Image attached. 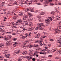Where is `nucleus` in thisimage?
Returning <instances> with one entry per match:
<instances>
[{
    "label": "nucleus",
    "instance_id": "obj_42",
    "mask_svg": "<svg viewBox=\"0 0 61 61\" xmlns=\"http://www.w3.org/2000/svg\"><path fill=\"white\" fill-rule=\"evenodd\" d=\"M49 41H54V40L50 39L49 40Z\"/></svg>",
    "mask_w": 61,
    "mask_h": 61
},
{
    "label": "nucleus",
    "instance_id": "obj_11",
    "mask_svg": "<svg viewBox=\"0 0 61 61\" xmlns=\"http://www.w3.org/2000/svg\"><path fill=\"white\" fill-rule=\"evenodd\" d=\"M5 28V26L4 25H2L0 27V28L1 30L4 29Z\"/></svg>",
    "mask_w": 61,
    "mask_h": 61
},
{
    "label": "nucleus",
    "instance_id": "obj_15",
    "mask_svg": "<svg viewBox=\"0 0 61 61\" xmlns=\"http://www.w3.org/2000/svg\"><path fill=\"white\" fill-rule=\"evenodd\" d=\"M26 17H27V18H29V19H31V18H32V17L30 16H27V15H26Z\"/></svg>",
    "mask_w": 61,
    "mask_h": 61
},
{
    "label": "nucleus",
    "instance_id": "obj_13",
    "mask_svg": "<svg viewBox=\"0 0 61 61\" xmlns=\"http://www.w3.org/2000/svg\"><path fill=\"white\" fill-rule=\"evenodd\" d=\"M43 38H41L40 39V41H39V42L40 43H41L43 42Z\"/></svg>",
    "mask_w": 61,
    "mask_h": 61
},
{
    "label": "nucleus",
    "instance_id": "obj_7",
    "mask_svg": "<svg viewBox=\"0 0 61 61\" xmlns=\"http://www.w3.org/2000/svg\"><path fill=\"white\" fill-rule=\"evenodd\" d=\"M11 44V41H8L7 42V45L8 46L10 45Z\"/></svg>",
    "mask_w": 61,
    "mask_h": 61
},
{
    "label": "nucleus",
    "instance_id": "obj_63",
    "mask_svg": "<svg viewBox=\"0 0 61 61\" xmlns=\"http://www.w3.org/2000/svg\"><path fill=\"white\" fill-rule=\"evenodd\" d=\"M37 5H41V4L40 3H37Z\"/></svg>",
    "mask_w": 61,
    "mask_h": 61
},
{
    "label": "nucleus",
    "instance_id": "obj_20",
    "mask_svg": "<svg viewBox=\"0 0 61 61\" xmlns=\"http://www.w3.org/2000/svg\"><path fill=\"white\" fill-rule=\"evenodd\" d=\"M16 54H19L21 53V51L20 50H19L18 51L16 52Z\"/></svg>",
    "mask_w": 61,
    "mask_h": 61
},
{
    "label": "nucleus",
    "instance_id": "obj_40",
    "mask_svg": "<svg viewBox=\"0 0 61 61\" xmlns=\"http://www.w3.org/2000/svg\"><path fill=\"white\" fill-rule=\"evenodd\" d=\"M5 40L7 41L9 40V39L8 38H5Z\"/></svg>",
    "mask_w": 61,
    "mask_h": 61
},
{
    "label": "nucleus",
    "instance_id": "obj_35",
    "mask_svg": "<svg viewBox=\"0 0 61 61\" xmlns=\"http://www.w3.org/2000/svg\"><path fill=\"white\" fill-rule=\"evenodd\" d=\"M31 32H30L29 33V36H31V35H32V34H31Z\"/></svg>",
    "mask_w": 61,
    "mask_h": 61
},
{
    "label": "nucleus",
    "instance_id": "obj_44",
    "mask_svg": "<svg viewBox=\"0 0 61 61\" xmlns=\"http://www.w3.org/2000/svg\"><path fill=\"white\" fill-rule=\"evenodd\" d=\"M52 55H50L48 56V57H52Z\"/></svg>",
    "mask_w": 61,
    "mask_h": 61
},
{
    "label": "nucleus",
    "instance_id": "obj_24",
    "mask_svg": "<svg viewBox=\"0 0 61 61\" xmlns=\"http://www.w3.org/2000/svg\"><path fill=\"white\" fill-rule=\"evenodd\" d=\"M50 21H45V22L46 24H50Z\"/></svg>",
    "mask_w": 61,
    "mask_h": 61
},
{
    "label": "nucleus",
    "instance_id": "obj_3",
    "mask_svg": "<svg viewBox=\"0 0 61 61\" xmlns=\"http://www.w3.org/2000/svg\"><path fill=\"white\" fill-rule=\"evenodd\" d=\"M52 1V0H49L48 1L46 0H45L44 1V3H45L46 4H48L49 3V2H51Z\"/></svg>",
    "mask_w": 61,
    "mask_h": 61
},
{
    "label": "nucleus",
    "instance_id": "obj_27",
    "mask_svg": "<svg viewBox=\"0 0 61 61\" xmlns=\"http://www.w3.org/2000/svg\"><path fill=\"white\" fill-rule=\"evenodd\" d=\"M7 52H8V51L7 50H5V51L4 52V53H8Z\"/></svg>",
    "mask_w": 61,
    "mask_h": 61
},
{
    "label": "nucleus",
    "instance_id": "obj_53",
    "mask_svg": "<svg viewBox=\"0 0 61 61\" xmlns=\"http://www.w3.org/2000/svg\"><path fill=\"white\" fill-rule=\"evenodd\" d=\"M50 31H52V28H50Z\"/></svg>",
    "mask_w": 61,
    "mask_h": 61
},
{
    "label": "nucleus",
    "instance_id": "obj_36",
    "mask_svg": "<svg viewBox=\"0 0 61 61\" xmlns=\"http://www.w3.org/2000/svg\"><path fill=\"white\" fill-rule=\"evenodd\" d=\"M36 42H37L36 43H38L39 42V40H36Z\"/></svg>",
    "mask_w": 61,
    "mask_h": 61
},
{
    "label": "nucleus",
    "instance_id": "obj_32",
    "mask_svg": "<svg viewBox=\"0 0 61 61\" xmlns=\"http://www.w3.org/2000/svg\"><path fill=\"white\" fill-rule=\"evenodd\" d=\"M6 34H12V32H6Z\"/></svg>",
    "mask_w": 61,
    "mask_h": 61
},
{
    "label": "nucleus",
    "instance_id": "obj_58",
    "mask_svg": "<svg viewBox=\"0 0 61 61\" xmlns=\"http://www.w3.org/2000/svg\"><path fill=\"white\" fill-rule=\"evenodd\" d=\"M57 42L59 43H60L59 40H58Z\"/></svg>",
    "mask_w": 61,
    "mask_h": 61
},
{
    "label": "nucleus",
    "instance_id": "obj_47",
    "mask_svg": "<svg viewBox=\"0 0 61 61\" xmlns=\"http://www.w3.org/2000/svg\"><path fill=\"white\" fill-rule=\"evenodd\" d=\"M28 11H29L30 10H31V8H28Z\"/></svg>",
    "mask_w": 61,
    "mask_h": 61
},
{
    "label": "nucleus",
    "instance_id": "obj_1",
    "mask_svg": "<svg viewBox=\"0 0 61 61\" xmlns=\"http://www.w3.org/2000/svg\"><path fill=\"white\" fill-rule=\"evenodd\" d=\"M37 25H39V29H40V30H43V28L42 27V26H43V25H44V24L43 23H38L37 24Z\"/></svg>",
    "mask_w": 61,
    "mask_h": 61
},
{
    "label": "nucleus",
    "instance_id": "obj_50",
    "mask_svg": "<svg viewBox=\"0 0 61 61\" xmlns=\"http://www.w3.org/2000/svg\"><path fill=\"white\" fill-rule=\"evenodd\" d=\"M42 51H46V48L45 49H43V50H42Z\"/></svg>",
    "mask_w": 61,
    "mask_h": 61
},
{
    "label": "nucleus",
    "instance_id": "obj_28",
    "mask_svg": "<svg viewBox=\"0 0 61 61\" xmlns=\"http://www.w3.org/2000/svg\"><path fill=\"white\" fill-rule=\"evenodd\" d=\"M56 10L57 13H59V11L57 10V9H56Z\"/></svg>",
    "mask_w": 61,
    "mask_h": 61
},
{
    "label": "nucleus",
    "instance_id": "obj_16",
    "mask_svg": "<svg viewBox=\"0 0 61 61\" xmlns=\"http://www.w3.org/2000/svg\"><path fill=\"white\" fill-rule=\"evenodd\" d=\"M61 32V31H59V30H58V31H57L56 32H55V34H58V33H60V32Z\"/></svg>",
    "mask_w": 61,
    "mask_h": 61
},
{
    "label": "nucleus",
    "instance_id": "obj_33",
    "mask_svg": "<svg viewBox=\"0 0 61 61\" xmlns=\"http://www.w3.org/2000/svg\"><path fill=\"white\" fill-rule=\"evenodd\" d=\"M35 53H34V54H36V53H37V54H38V53H39V52L38 51H36L35 52Z\"/></svg>",
    "mask_w": 61,
    "mask_h": 61
},
{
    "label": "nucleus",
    "instance_id": "obj_21",
    "mask_svg": "<svg viewBox=\"0 0 61 61\" xmlns=\"http://www.w3.org/2000/svg\"><path fill=\"white\" fill-rule=\"evenodd\" d=\"M45 12H42L40 14L41 15H45Z\"/></svg>",
    "mask_w": 61,
    "mask_h": 61
},
{
    "label": "nucleus",
    "instance_id": "obj_56",
    "mask_svg": "<svg viewBox=\"0 0 61 61\" xmlns=\"http://www.w3.org/2000/svg\"><path fill=\"white\" fill-rule=\"evenodd\" d=\"M35 11H35V12L36 13L37 12H38V10H36Z\"/></svg>",
    "mask_w": 61,
    "mask_h": 61
},
{
    "label": "nucleus",
    "instance_id": "obj_18",
    "mask_svg": "<svg viewBox=\"0 0 61 61\" xmlns=\"http://www.w3.org/2000/svg\"><path fill=\"white\" fill-rule=\"evenodd\" d=\"M59 28H58L56 29V30H59V29H61V26H59Z\"/></svg>",
    "mask_w": 61,
    "mask_h": 61
},
{
    "label": "nucleus",
    "instance_id": "obj_34",
    "mask_svg": "<svg viewBox=\"0 0 61 61\" xmlns=\"http://www.w3.org/2000/svg\"><path fill=\"white\" fill-rule=\"evenodd\" d=\"M9 39H11V38H12V36H10L9 37Z\"/></svg>",
    "mask_w": 61,
    "mask_h": 61
},
{
    "label": "nucleus",
    "instance_id": "obj_12",
    "mask_svg": "<svg viewBox=\"0 0 61 61\" xmlns=\"http://www.w3.org/2000/svg\"><path fill=\"white\" fill-rule=\"evenodd\" d=\"M34 29V28L32 27H31L30 28H29L28 30L29 31H32Z\"/></svg>",
    "mask_w": 61,
    "mask_h": 61
},
{
    "label": "nucleus",
    "instance_id": "obj_9",
    "mask_svg": "<svg viewBox=\"0 0 61 61\" xmlns=\"http://www.w3.org/2000/svg\"><path fill=\"white\" fill-rule=\"evenodd\" d=\"M43 47L44 48H45L46 51H47L48 50V49L47 48H48V47H47V46H45Z\"/></svg>",
    "mask_w": 61,
    "mask_h": 61
},
{
    "label": "nucleus",
    "instance_id": "obj_10",
    "mask_svg": "<svg viewBox=\"0 0 61 61\" xmlns=\"http://www.w3.org/2000/svg\"><path fill=\"white\" fill-rule=\"evenodd\" d=\"M27 59H28V60L30 61V60L32 59V57L30 56H28L27 57Z\"/></svg>",
    "mask_w": 61,
    "mask_h": 61
},
{
    "label": "nucleus",
    "instance_id": "obj_41",
    "mask_svg": "<svg viewBox=\"0 0 61 61\" xmlns=\"http://www.w3.org/2000/svg\"><path fill=\"white\" fill-rule=\"evenodd\" d=\"M3 5L2 4H0V7H2V6H3Z\"/></svg>",
    "mask_w": 61,
    "mask_h": 61
},
{
    "label": "nucleus",
    "instance_id": "obj_19",
    "mask_svg": "<svg viewBox=\"0 0 61 61\" xmlns=\"http://www.w3.org/2000/svg\"><path fill=\"white\" fill-rule=\"evenodd\" d=\"M39 27H37L35 28V30H38V29H39Z\"/></svg>",
    "mask_w": 61,
    "mask_h": 61
},
{
    "label": "nucleus",
    "instance_id": "obj_4",
    "mask_svg": "<svg viewBox=\"0 0 61 61\" xmlns=\"http://www.w3.org/2000/svg\"><path fill=\"white\" fill-rule=\"evenodd\" d=\"M49 18L50 19L49 20L48 19H47L46 20H45V21H46V22L48 21H50L51 22L52 21V18H51V17L50 18Z\"/></svg>",
    "mask_w": 61,
    "mask_h": 61
},
{
    "label": "nucleus",
    "instance_id": "obj_49",
    "mask_svg": "<svg viewBox=\"0 0 61 61\" xmlns=\"http://www.w3.org/2000/svg\"><path fill=\"white\" fill-rule=\"evenodd\" d=\"M37 36L38 37H39V36H40V34H37Z\"/></svg>",
    "mask_w": 61,
    "mask_h": 61
},
{
    "label": "nucleus",
    "instance_id": "obj_46",
    "mask_svg": "<svg viewBox=\"0 0 61 61\" xmlns=\"http://www.w3.org/2000/svg\"><path fill=\"white\" fill-rule=\"evenodd\" d=\"M25 10L26 12H27V11H28V9H26V10Z\"/></svg>",
    "mask_w": 61,
    "mask_h": 61
},
{
    "label": "nucleus",
    "instance_id": "obj_48",
    "mask_svg": "<svg viewBox=\"0 0 61 61\" xmlns=\"http://www.w3.org/2000/svg\"><path fill=\"white\" fill-rule=\"evenodd\" d=\"M41 49L40 48H38L37 49V50H40Z\"/></svg>",
    "mask_w": 61,
    "mask_h": 61
},
{
    "label": "nucleus",
    "instance_id": "obj_29",
    "mask_svg": "<svg viewBox=\"0 0 61 61\" xmlns=\"http://www.w3.org/2000/svg\"><path fill=\"white\" fill-rule=\"evenodd\" d=\"M57 20H59L60 19L59 18H60V17H58V16H57Z\"/></svg>",
    "mask_w": 61,
    "mask_h": 61
},
{
    "label": "nucleus",
    "instance_id": "obj_54",
    "mask_svg": "<svg viewBox=\"0 0 61 61\" xmlns=\"http://www.w3.org/2000/svg\"><path fill=\"white\" fill-rule=\"evenodd\" d=\"M31 25H32V24H30V23L29 24V26H31Z\"/></svg>",
    "mask_w": 61,
    "mask_h": 61
},
{
    "label": "nucleus",
    "instance_id": "obj_25",
    "mask_svg": "<svg viewBox=\"0 0 61 61\" xmlns=\"http://www.w3.org/2000/svg\"><path fill=\"white\" fill-rule=\"evenodd\" d=\"M34 47H39V45H35L34 46Z\"/></svg>",
    "mask_w": 61,
    "mask_h": 61
},
{
    "label": "nucleus",
    "instance_id": "obj_45",
    "mask_svg": "<svg viewBox=\"0 0 61 61\" xmlns=\"http://www.w3.org/2000/svg\"><path fill=\"white\" fill-rule=\"evenodd\" d=\"M40 46H44V45L43 44H41L40 45Z\"/></svg>",
    "mask_w": 61,
    "mask_h": 61
},
{
    "label": "nucleus",
    "instance_id": "obj_62",
    "mask_svg": "<svg viewBox=\"0 0 61 61\" xmlns=\"http://www.w3.org/2000/svg\"><path fill=\"white\" fill-rule=\"evenodd\" d=\"M41 59H45V57H41Z\"/></svg>",
    "mask_w": 61,
    "mask_h": 61
},
{
    "label": "nucleus",
    "instance_id": "obj_59",
    "mask_svg": "<svg viewBox=\"0 0 61 61\" xmlns=\"http://www.w3.org/2000/svg\"><path fill=\"white\" fill-rule=\"evenodd\" d=\"M28 15H31V14L29 13H28Z\"/></svg>",
    "mask_w": 61,
    "mask_h": 61
},
{
    "label": "nucleus",
    "instance_id": "obj_2",
    "mask_svg": "<svg viewBox=\"0 0 61 61\" xmlns=\"http://www.w3.org/2000/svg\"><path fill=\"white\" fill-rule=\"evenodd\" d=\"M12 25L14 28H16V27H17V25H18V24H17V23H12Z\"/></svg>",
    "mask_w": 61,
    "mask_h": 61
},
{
    "label": "nucleus",
    "instance_id": "obj_38",
    "mask_svg": "<svg viewBox=\"0 0 61 61\" xmlns=\"http://www.w3.org/2000/svg\"><path fill=\"white\" fill-rule=\"evenodd\" d=\"M1 46H2V47H4V44L3 43H2L1 44Z\"/></svg>",
    "mask_w": 61,
    "mask_h": 61
},
{
    "label": "nucleus",
    "instance_id": "obj_8",
    "mask_svg": "<svg viewBox=\"0 0 61 61\" xmlns=\"http://www.w3.org/2000/svg\"><path fill=\"white\" fill-rule=\"evenodd\" d=\"M21 20H18L17 21V23H20V25H22V24H22V25H23V23H21Z\"/></svg>",
    "mask_w": 61,
    "mask_h": 61
},
{
    "label": "nucleus",
    "instance_id": "obj_60",
    "mask_svg": "<svg viewBox=\"0 0 61 61\" xmlns=\"http://www.w3.org/2000/svg\"><path fill=\"white\" fill-rule=\"evenodd\" d=\"M14 4H16L17 3V2H16L15 1L14 2Z\"/></svg>",
    "mask_w": 61,
    "mask_h": 61
},
{
    "label": "nucleus",
    "instance_id": "obj_5",
    "mask_svg": "<svg viewBox=\"0 0 61 61\" xmlns=\"http://www.w3.org/2000/svg\"><path fill=\"white\" fill-rule=\"evenodd\" d=\"M27 35H28V34H27V33L26 34H25V36H22L21 37L23 39H24V38H25V37H27V36H28Z\"/></svg>",
    "mask_w": 61,
    "mask_h": 61
},
{
    "label": "nucleus",
    "instance_id": "obj_57",
    "mask_svg": "<svg viewBox=\"0 0 61 61\" xmlns=\"http://www.w3.org/2000/svg\"><path fill=\"white\" fill-rule=\"evenodd\" d=\"M5 2H3L2 3V5H5Z\"/></svg>",
    "mask_w": 61,
    "mask_h": 61
},
{
    "label": "nucleus",
    "instance_id": "obj_39",
    "mask_svg": "<svg viewBox=\"0 0 61 61\" xmlns=\"http://www.w3.org/2000/svg\"><path fill=\"white\" fill-rule=\"evenodd\" d=\"M55 59H59V57H56L55 58Z\"/></svg>",
    "mask_w": 61,
    "mask_h": 61
},
{
    "label": "nucleus",
    "instance_id": "obj_51",
    "mask_svg": "<svg viewBox=\"0 0 61 61\" xmlns=\"http://www.w3.org/2000/svg\"><path fill=\"white\" fill-rule=\"evenodd\" d=\"M21 60H22V59H18V61H21Z\"/></svg>",
    "mask_w": 61,
    "mask_h": 61
},
{
    "label": "nucleus",
    "instance_id": "obj_14",
    "mask_svg": "<svg viewBox=\"0 0 61 61\" xmlns=\"http://www.w3.org/2000/svg\"><path fill=\"white\" fill-rule=\"evenodd\" d=\"M10 56V54H7L6 55H5V56L7 58H9V57H9Z\"/></svg>",
    "mask_w": 61,
    "mask_h": 61
},
{
    "label": "nucleus",
    "instance_id": "obj_52",
    "mask_svg": "<svg viewBox=\"0 0 61 61\" xmlns=\"http://www.w3.org/2000/svg\"><path fill=\"white\" fill-rule=\"evenodd\" d=\"M12 35H16V34L15 33H12Z\"/></svg>",
    "mask_w": 61,
    "mask_h": 61
},
{
    "label": "nucleus",
    "instance_id": "obj_55",
    "mask_svg": "<svg viewBox=\"0 0 61 61\" xmlns=\"http://www.w3.org/2000/svg\"><path fill=\"white\" fill-rule=\"evenodd\" d=\"M51 5H54V4H52V3H51L50 4Z\"/></svg>",
    "mask_w": 61,
    "mask_h": 61
},
{
    "label": "nucleus",
    "instance_id": "obj_43",
    "mask_svg": "<svg viewBox=\"0 0 61 61\" xmlns=\"http://www.w3.org/2000/svg\"><path fill=\"white\" fill-rule=\"evenodd\" d=\"M29 42V41L28 40H26L25 41L26 43H28V42Z\"/></svg>",
    "mask_w": 61,
    "mask_h": 61
},
{
    "label": "nucleus",
    "instance_id": "obj_37",
    "mask_svg": "<svg viewBox=\"0 0 61 61\" xmlns=\"http://www.w3.org/2000/svg\"><path fill=\"white\" fill-rule=\"evenodd\" d=\"M32 60H33V61H36V60L35 59V58H33L32 59Z\"/></svg>",
    "mask_w": 61,
    "mask_h": 61
},
{
    "label": "nucleus",
    "instance_id": "obj_64",
    "mask_svg": "<svg viewBox=\"0 0 61 61\" xmlns=\"http://www.w3.org/2000/svg\"><path fill=\"white\" fill-rule=\"evenodd\" d=\"M58 5H61V3H58Z\"/></svg>",
    "mask_w": 61,
    "mask_h": 61
},
{
    "label": "nucleus",
    "instance_id": "obj_26",
    "mask_svg": "<svg viewBox=\"0 0 61 61\" xmlns=\"http://www.w3.org/2000/svg\"><path fill=\"white\" fill-rule=\"evenodd\" d=\"M45 37H46V36H42L41 37V38H43V39L44 38H45Z\"/></svg>",
    "mask_w": 61,
    "mask_h": 61
},
{
    "label": "nucleus",
    "instance_id": "obj_61",
    "mask_svg": "<svg viewBox=\"0 0 61 61\" xmlns=\"http://www.w3.org/2000/svg\"><path fill=\"white\" fill-rule=\"evenodd\" d=\"M58 53H60V54H61V51H58Z\"/></svg>",
    "mask_w": 61,
    "mask_h": 61
},
{
    "label": "nucleus",
    "instance_id": "obj_22",
    "mask_svg": "<svg viewBox=\"0 0 61 61\" xmlns=\"http://www.w3.org/2000/svg\"><path fill=\"white\" fill-rule=\"evenodd\" d=\"M55 13H56L55 11H53L52 12L51 14L52 15H55Z\"/></svg>",
    "mask_w": 61,
    "mask_h": 61
},
{
    "label": "nucleus",
    "instance_id": "obj_31",
    "mask_svg": "<svg viewBox=\"0 0 61 61\" xmlns=\"http://www.w3.org/2000/svg\"><path fill=\"white\" fill-rule=\"evenodd\" d=\"M30 12H34V10H33V9H31L30 10Z\"/></svg>",
    "mask_w": 61,
    "mask_h": 61
},
{
    "label": "nucleus",
    "instance_id": "obj_6",
    "mask_svg": "<svg viewBox=\"0 0 61 61\" xmlns=\"http://www.w3.org/2000/svg\"><path fill=\"white\" fill-rule=\"evenodd\" d=\"M23 15V12H20L19 13V15L22 16Z\"/></svg>",
    "mask_w": 61,
    "mask_h": 61
},
{
    "label": "nucleus",
    "instance_id": "obj_17",
    "mask_svg": "<svg viewBox=\"0 0 61 61\" xmlns=\"http://www.w3.org/2000/svg\"><path fill=\"white\" fill-rule=\"evenodd\" d=\"M17 15H16L15 16H14L13 18V19H16V18H17Z\"/></svg>",
    "mask_w": 61,
    "mask_h": 61
},
{
    "label": "nucleus",
    "instance_id": "obj_30",
    "mask_svg": "<svg viewBox=\"0 0 61 61\" xmlns=\"http://www.w3.org/2000/svg\"><path fill=\"white\" fill-rule=\"evenodd\" d=\"M5 30H0V31L1 32H5Z\"/></svg>",
    "mask_w": 61,
    "mask_h": 61
},
{
    "label": "nucleus",
    "instance_id": "obj_23",
    "mask_svg": "<svg viewBox=\"0 0 61 61\" xmlns=\"http://www.w3.org/2000/svg\"><path fill=\"white\" fill-rule=\"evenodd\" d=\"M30 2H29V1L27 0H26L25 1V3H30Z\"/></svg>",
    "mask_w": 61,
    "mask_h": 61
}]
</instances>
